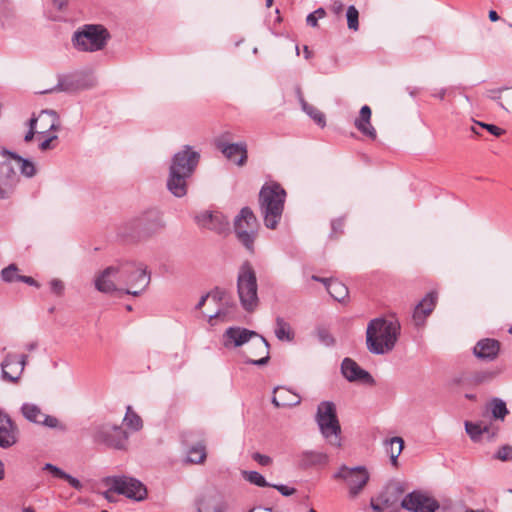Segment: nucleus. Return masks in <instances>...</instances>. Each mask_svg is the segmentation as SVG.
I'll list each match as a JSON object with an SVG mask.
<instances>
[{"label": "nucleus", "instance_id": "f257e3e1", "mask_svg": "<svg viewBox=\"0 0 512 512\" xmlns=\"http://www.w3.org/2000/svg\"><path fill=\"white\" fill-rule=\"evenodd\" d=\"M147 267L133 261H121L101 271L94 280L95 288L102 293L118 291L117 284L125 285V293L132 296L141 295L150 284Z\"/></svg>", "mask_w": 512, "mask_h": 512}, {"label": "nucleus", "instance_id": "f03ea898", "mask_svg": "<svg viewBox=\"0 0 512 512\" xmlns=\"http://www.w3.org/2000/svg\"><path fill=\"white\" fill-rule=\"evenodd\" d=\"M400 335V324L396 320L372 319L366 329V345L369 352L383 355L392 351Z\"/></svg>", "mask_w": 512, "mask_h": 512}, {"label": "nucleus", "instance_id": "7ed1b4c3", "mask_svg": "<svg viewBox=\"0 0 512 512\" xmlns=\"http://www.w3.org/2000/svg\"><path fill=\"white\" fill-rule=\"evenodd\" d=\"M285 199L286 191L277 183L261 188L259 204L267 228L276 229L282 217Z\"/></svg>", "mask_w": 512, "mask_h": 512}, {"label": "nucleus", "instance_id": "20e7f679", "mask_svg": "<svg viewBox=\"0 0 512 512\" xmlns=\"http://www.w3.org/2000/svg\"><path fill=\"white\" fill-rule=\"evenodd\" d=\"M111 35L101 24H85L79 27L72 36L73 47L81 52H97L103 50Z\"/></svg>", "mask_w": 512, "mask_h": 512}, {"label": "nucleus", "instance_id": "39448f33", "mask_svg": "<svg viewBox=\"0 0 512 512\" xmlns=\"http://www.w3.org/2000/svg\"><path fill=\"white\" fill-rule=\"evenodd\" d=\"M315 421L323 438L334 447H341V425L333 402L323 401L317 407Z\"/></svg>", "mask_w": 512, "mask_h": 512}, {"label": "nucleus", "instance_id": "423d86ee", "mask_svg": "<svg viewBox=\"0 0 512 512\" xmlns=\"http://www.w3.org/2000/svg\"><path fill=\"white\" fill-rule=\"evenodd\" d=\"M237 290L244 310L252 312L259 303L258 286L255 271L249 263H244L238 273Z\"/></svg>", "mask_w": 512, "mask_h": 512}, {"label": "nucleus", "instance_id": "0eeeda50", "mask_svg": "<svg viewBox=\"0 0 512 512\" xmlns=\"http://www.w3.org/2000/svg\"><path fill=\"white\" fill-rule=\"evenodd\" d=\"M127 226L130 232L125 233V236H129L133 239L150 237L158 233L164 227L162 213L155 208L148 209L141 215L132 219Z\"/></svg>", "mask_w": 512, "mask_h": 512}, {"label": "nucleus", "instance_id": "6e6552de", "mask_svg": "<svg viewBox=\"0 0 512 512\" xmlns=\"http://www.w3.org/2000/svg\"><path fill=\"white\" fill-rule=\"evenodd\" d=\"M237 239L249 251H254V241L258 233V221L249 207H243L234 220Z\"/></svg>", "mask_w": 512, "mask_h": 512}, {"label": "nucleus", "instance_id": "1a4fd4ad", "mask_svg": "<svg viewBox=\"0 0 512 512\" xmlns=\"http://www.w3.org/2000/svg\"><path fill=\"white\" fill-rule=\"evenodd\" d=\"M103 483L114 493L141 501L147 495L146 487L137 479L127 476H108Z\"/></svg>", "mask_w": 512, "mask_h": 512}, {"label": "nucleus", "instance_id": "9d476101", "mask_svg": "<svg viewBox=\"0 0 512 512\" xmlns=\"http://www.w3.org/2000/svg\"><path fill=\"white\" fill-rule=\"evenodd\" d=\"M127 439L128 434L121 426L110 423L97 426L93 433L94 442L118 450L125 449Z\"/></svg>", "mask_w": 512, "mask_h": 512}, {"label": "nucleus", "instance_id": "9b49d317", "mask_svg": "<svg viewBox=\"0 0 512 512\" xmlns=\"http://www.w3.org/2000/svg\"><path fill=\"white\" fill-rule=\"evenodd\" d=\"M333 478L344 480L349 487V495L354 498L368 483L369 473L364 466L349 468L346 465H342L333 475Z\"/></svg>", "mask_w": 512, "mask_h": 512}, {"label": "nucleus", "instance_id": "f8f14e48", "mask_svg": "<svg viewBox=\"0 0 512 512\" xmlns=\"http://www.w3.org/2000/svg\"><path fill=\"white\" fill-rule=\"evenodd\" d=\"M402 492L399 485L388 486L376 498L371 499L370 507L374 512H399L402 509Z\"/></svg>", "mask_w": 512, "mask_h": 512}, {"label": "nucleus", "instance_id": "ddd939ff", "mask_svg": "<svg viewBox=\"0 0 512 512\" xmlns=\"http://www.w3.org/2000/svg\"><path fill=\"white\" fill-rule=\"evenodd\" d=\"M401 507L409 512H436L438 501L421 490H414L401 499Z\"/></svg>", "mask_w": 512, "mask_h": 512}, {"label": "nucleus", "instance_id": "4468645a", "mask_svg": "<svg viewBox=\"0 0 512 512\" xmlns=\"http://www.w3.org/2000/svg\"><path fill=\"white\" fill-rule=\"evenodd\" d=\"M200 160V154L192 147L186 145L177 152L171 161L169 170L176 171L186 176H192Z\"/></svg>", "mask_w": 512, "mask_h": 512}, {"label": "nucleus", "instance_id": "2eb2a0df", "mask_svg": "<svg viewBox=\"0 0 512 512\" xmlns=\"http://www.w3.org/2000/svg\"><path fill=\"white\" fill-rule=\"evenodd\" d=\"M20 411L23 417L31 423L58 429L60 431L66 430V426L56 417L45 414L41 408L34 403H23Z\"/></svg>", "mask_w": 512, "mask_h": 512}, {"label": "nucleus", "instance_id": "dca6fc26", "mask_svg": "<svg viewBox=\"0 0 512 512\" xmlns=\"http://www.w3.org/2000/svg\"><path fill=\"white\" fill-rule=\"evenodd\" d=\"M28 356L23 354L17 356L8 353L1 362V377L3 381L18 383L27 365Z\"/></svg>", "mask_w": 512, "mask_h": 512}, {"label": "nucleus", "instance_id": "f3484780", "mask_svg": "<svg viewBox=\"0 0 512 512\" xmlns=\"http://www.w3.org/2000/svg\"><path fill=\"white\" fill-rule=\"evenodd\" d=\"M254 340L247 347L248 355H245V363L256 366H264L270 360V345L261 335L254 337Z\"/></svg>", "mask_w": 512, "mask_h": 512}, {"label": "nucleus", "instance_id": "a211bd4d", "mask_svg": "<svg viewBox=\"0 0 512 512\" xmlns=\"http://www.w3.org/2000/svg\"><path fill=\"white\" fill-rule=\"evenodd\" d=\"M196 223L202 227L212 230L218 234H224L229 231V221L220 212L203 211L195 216Z\"/></svg>", "mask_w": 512, "mask_h": 512}, {"label": "nucleus", "instance_id": "6ab92c4d", "mask_svg": "<svg viewBox=\"0 0 512 512\" xmlns=\"http://www.w3.org/2000/svg\"><path fill=\"white\" fill-rule=\"evenodd\" d=\"M90 86L87 79L81 74L61 75L58 77L57 84L49 89L41 91V94L54 92H75L86 89Z\"/></svg>", "mask_w": 512, "mask_h": 512}, {"label": "nucleus", "instance_id": "aec40b11", "mask_svg": "<svg viewBox=\"0 0 512 512\" xmlns=\"http://www.w3.org/2000/svg\"><path fill=\"white\" fill-rule=\"evenodd\" d=\"M216 148L230 161L238 166L247 162V145L245 142L228 143L222 138L215 141Z\"/></svg>", "mask_w": 512, "mask_h": 512}, {"label": "nucleus", "instance_id": "412c9836", "mask_svg": "<svg viewBox=\"0 0 512 512\" xmlns=\"http://www.w3.org/2000/svg\"><path fill=\"white\" fill-rule=\"evenodd\" d=\"M29 120H36L38 135L53 134L52 132H56L61 128L60 117L54 110H42L37 116L33 115Z\"/></svg>", "mask_w": 512, "mask_h": 512}, {"label": "nucleus", "instance_id": "4be33fe9", "mask_svg": "<svg viewBox=\"0 0 512 512\" xmlns=\"http://www.w3.org/2000/svg\"><path fill=\"white\" fill-rule=\"evenodd\" d=\"M258 333L246 328L229 327L222 336L223 345L226 348L240 347L249 343Z\"/></svg>", "mask_w": 512, "mask_h": 512}, {"label": "nucleus", "instance_id": "5701e85b", "mask_svg": "<svg viewBox=\"0 0 512 512\" xmlns=\"http://www.w3.org/2000/svg\"><path fill=\"white\" fill-rule=\"evenodd\" d=\"M341 373L349 382L361 381L372 384L374 379L371 374L362 369L353 359L345 358L341 363Z\"/></svg>", "mask_w": 512, "mask_h": 512}, {"label": "nucleus", "instance_id": "b1692460", "mask_svg": "<svg viewBox=\"0 0 512 512\" xmlns=\"http://www.w3.org/2000/svg\"><path fill=\"white\" fill-rule=\"evenodd\" d=\"M437 303V294L429 292L426 296L416 305L413 311V321L416 326L424 325L426 318L433 312Z\"/></svg>", "mask_w": 512, "mask_h": 512}, {"label": "nucleus", "instance_id": "393cba45", "mask_svg": "<svg viewBox=\"0 0 512 512\" xmlns=\"http://www.w3.org/2000/svg\"><path fill=\"white\" fill-rule=\"evenodd\" d=\"M499 350V341L491 338H485L476 343L473 352L478 359L492 361L497 357Z\"/></svg>", "mask_w": 512, "mask_h": 512}, {"label": "nucleus", "instance_id": "a878e982", "mask_svg": "<svg viewBox=\"0 0 512 512\" xmlns=\"http://www.w3.org/2000/svg\"><path fill=\"white\" fill-rule=\"evenodd\" d=\"M189 178H191V176H186L176 171L169 170L166 183L168 191L177 198L184 197L188 191Z\"/></svg>", "mask_w": 512, "mask_h": 512}, {"label": "nucleus", "instance_id": "bb28decb", "mask_svg": "<svg viewBox=\"0 0 512 512\" xmlns=\"http://www.w3.org/2000/svg\"><path fill=\"white\" fill-rule=\"evenodd\" d=\"M272 404L277 408L297 406L301 397L285 387H276L273 390Z\"/></svg>", "mask_w": 512, "mask_h": 512}, {"label": "nucleus", "instance_id": "cd10ccee", "mask_svg": "<svg viewBox=\"0 0 512 512\" xmlns=\"http://www.w3.org/2000/svg\"><path fill=\"white\" fill-rule=\"evenodd\" d=\"M371 114L372 112L369 106H362L359 112V117L354 121V125L363 135L374 140L376 139L377 134L375 128L371 125L370 122Z\"/></svg>", "mask_w": 512, "mask_h": 512}, {"label": "nucleus", "instance_id": "c85d7f7f", "mask_svg": "<svg viewBox=\"0 0 512 512\" xmlns=\"http://www.w3.org/2000/svg\"><path fill=\"white\" fill-rule=\"evenodd\" d=\"M0 156L1 158L10 157L17 161L19 164L20 173L27 178H32L37 173L36 167L31 160L23 158L15 152H12L6 148H2L0 150Z\"/></svg>", "mask_w": 512, "mask_h": 512}, {"label": "nucleus", "instance_id": "c756f323", "mask_svg": "<svg viewBox=\"0 0 512 512\" xmlns=\"http://www.w3.org/2000/svg\"><path fill=\"white\" fill-rule=\"evenodd\" d=\"M328 463V455L318 451H303L299 455V466L309 468L318 465H326Z\"/></svg>", "mask_w": 512, "mask_h": 512}, {"label": "nucleus", "instance_id": "7c9ffc66", "mask_svg": "<svg viewBox=\"0 0 512 512\" xmlns=\"http://www.w3.org/2000/svg\"><path fill=\"white\" fill-rule=\"evenodd\" d=\"M384 445L386 451L390 456L392 465H397V459L404 448V440L401 437L395 436L385 440Z\"/></svg>", "mask_w": 512, "mask_h": 512}, {"label": "nucleus", "instance_id": "2f4dec72", "mask_svg": "<svg viewBox=\"0 0 512 512\" xmlns=\"http://www.w3.org/2000/svg\"><path fill=\"white\" fill-rule=\"evenodd\" d=\"M327 291L338 302H343L349 294L348 288L342 282L334 279L331 283H327Z\"/></svg>", "mask_w": 512, "mask_h": 512}, {"label": "nucleus", "instance_id": "473e14b6", "mask_svg": "<svg viewBox=\"0 0 512 512\" xmlns=\"http://www.w3.org/2000/svg\"><path fill=\"white\" fill-rule=\"evenodd\" d=\"M465 430L466 433L469 435L472 441L477 442L481 439V436L483 434H489V427L487 425H484L482 422L480 423H473L466 421L465 422Z\"/></svg>", "mask_w": 512, "mask_h": 512}, {"label": "nucleus", "instance_id": "72a5a7b5", "mask_svg": "<svg viewBox=\"0 0 512 512\" xmlns=\"http://www.w3.org/2000/svg\"><path fill=\"white\" fill-rule=\"evenodd\" d=\"M274 332L276 337L281 341H291L294 338V333L290 324L286 322L282 317L276 318V326Z\"/></svg>", "mask_w": 512, "mask_h": 512}, {"label": "nucleus", "instance_id": "f704fd0d", "mask_svg": "<svg viewBox=\"0 0 512 512\" xmlns=\"http://www.w3.org/2000/svg\"><path fill=\"white\" fill-rule=\"evenodd\" d=\"M299 101L303 111H305L320 127L326 125L325 115L316 107L308 104L299 92Z\"/></svg>", "mask_w": 512, "mask_h": 512}, {"label": "nucleus", "instance_id": "c9c22d12", "mask_svg": "<svg viewBox=\"0 0 512 512\" xmlns=\"http://www.w3.org/2000/svg\"><path fill=\"white\" fill-rule=\"evenodd\" d=\"M488 408L492 414V417L496 420L503 421L509 413L506 403L500 398H493L489 402Z\"/></svg>", "mask_w": 512, "mask_h": 512}, {"label": "nucleus", "instance_id": "e433bc0d", "mask_svg": "<svg viewBox=\"0 0 512 512\" xmlns=\"http://www.w3.org/2000/svg\"><path fill=\"white\" fill-rule=\"evenodd\" d=\"M123 421L125 425L133 431H138L143 426L142 419L135 411H133L131 406H127Z\"/></svg>", "mask_w": 512, "mask_h": 512}, {"label": "nucleus", "instance_id": "4c0bfd02", "mask_svg": "<svg viewBox=\"0 0 512 512\" xmlns=\"http://www.w3.org/2000/svg\"><path fill=\"white\" fill-rule=\"evenodd\" d=\"M206 459V449L203 444H197L188 451L187 461L194 464H200Z\"/></svg>", "mask_w": 512, "mask_h": 512}, {"label": "nucleus", "instance_id": "58836bf2", "mask_svg": "<svg viewBox=\"0 0 512 512\" xmlns=\"http://www.w3.org/2000/svg\"><path fill=\"white\" fill-rule=\"evenodd\" d=\"M225 295V291L216 288L215 290L203 295L195 308L197 310L201 309L205 305L208 298H211L215 303L223 302L225 300Z\"/></svg>", "mask_w": 512, "mask_h": 512}, {"label": "nucleus", "instance_id": "ea45409f", "mask_svg": "<svg viewBox=\"0 0 512 512\" xmlns=\"http://www.w3.org/2000/svg\"><path fill=\"white\" fill-rule=\"evenodd\" d=\"M242 475L245 480L258 487L272 486V484L268 483L266 479L257 471H243Z\"/></svg>", "mask_w": 512, "mask_h": 512}, {"label": "nucleus", "instance_id": "a19ab883", "mask_svg": "<svg viewBox=\"0 0 512 512\" xmlns=\"http://www.w3.org/2000/svg\"><path fill=\"white\" fill-rule=\"evenodd\" d=\"M346 17L348 28L357 31L359 28V12L355 6L351 5L347 8Z\"/></svg>", "mask_w": 512, "mask_h": 512}, {"label": "nucleus", "instance_id": "79ce46f5", "mask_svg": "<svg viewBox=\"0 0 512 512\" xmlns=\"http://www.w3.org/2000/svg\"><path fill=\"white\" fill-rule=\"evenodd\" d=\"M17 271V266L15 264H10L1 271L2 280L9 283L17 281V276H19Z\"/></svg>", "mask_w": 512, "mask_h": 512}, {"label": "nucleus", "instance_id": "37998d69", "mask_svg": "<svg viewBox=\"0 0 512 512\" xmlns=\"http://www.w3.org/2000/svg\"><path fill=\"white\" fill-rule=\"evenodd\" d=\"M325 16H326L325 9L320 7L307 16V18H306L307 25H309L311 27H317L318 19L324 18Z\"/></svg>", "mask_w": 512, "mask_h": 512}, {"label": "nucleus", "instance_id": "c03bdc74", "mask_svg": "<svg viewBox=\"0 0 512 512\" xmlns=\"http://www.w3.org/2000/svg\"><path fill=\"white\" fill-rule=\"evenodd\" d=\"M317 337L319 341L327 347L333 346L335 344L334 337L325 328H319L317 330Z\"/></svg>", "mask_w": 512, "mask_h": 512}, {"label": "nucleus", "instance_id": "a18cd8bd", "mask_svg": "<svg viewBox=\"0 0 512 512\" xmlns=\"http://www.w3.org/2000/svg\"><path fill=\"white\" fill-rule=\"evenodd\" d=\"M217 319L228 321L230 319L228 308H219L214 314L209 315L208 322L211 325H215Z\"/></svg>", "mask_w": 512, "mask_h": 512}, {"label": "nucleus", "instance_id": "49530a36", "mask_svg": "<svg viewBox=\"0 0 512 512\" xmlns=\"http://www.w3.org/2000/svg\"><path fill=\"white\" fill-rule=\"evenodd\" d=\"M495 458L501 461H510L512 460V446L503 445L497 451Z\"/></svg>", "mask_w": 512, "mask_h": 512}, {"label": "nucleus", "instance_id": "de8ad7c7", "mask_svg": "<svg viewBox=\"0 0 512 512\" xmlns=\"http://www.w3.org/2000/svg\"><path fill=\"white\" fill-rule=\"evenodd\" d=\"M475 124L480 126L483 129H486L490 134L499 137L505 133V130L494 125V124H488L484 122L475 121Z\"/></svg>", "mask_w": 512, "mask_h": 512}, {"label": "nucleus", "instance_id": "09e8293b", "mask_svg": "<svg viewBox=\"0 0 512 512\" xmlns=\"http://www.w3.org/2000/svg\"><path fill=\"white\" fill-rule=\"evenodd\" d=\"M45 136L46 139L39 144V149L41 151H48L53 149L55 147V145H53V142L58 139V136L56 134H47Z\"/></svg>", "mask_w": 512, "mask_h": 512}, {"label": "nucleus", "instance_id": "8fccbe9b", "mask_svg": "<svg viewBox=\"0 0 512 512\" xmlns=\"http://www.w3.org/2000/svg\"><path fill=\"white\" fill-rule=\"evenodd\" d=\"M506 91L503 96V101L499 102V105L506 111L512 113V89H503Z\"/></svg>", "mask_w": 512, "mask_h": 512}, {"label": "nucleus", "instance_id": "3c124183", "mask_svg": "<svg viewBox=\"0 0 512 512\" xmlns=\"http://www.w3.org/2000/svg\"><path fill=\"white\" fill-rule=\"evenodd\" d=\"M27 126L29 129L24 136V141L26 143H29L34 139V136L37 134L38 131V129H36V120H28Z\"/></svg>", "mask_w": 512, "mask_h": 512}, {"label": "nucleus", "instance_id": "603ef678", "mask_svg": "<svg viewBox=\"0 0 512 512\" xmlns=\"http://www.w3.org/2000/svg\"><path fill=\"white\" fill-rule=\"evenodd\" d=\"M252 459L259 463L261 466H269L272 463V458L268 455L255 452L252 454Z\"/></svg>", "mask_w": 512, "mask_h": 512}, {"label": "nucleus", "instance_id": "864d4df0", "mask_svg": "<svg viewBox=\"0 0 512 512\" xmlns=\"http://www.w3.org/2000/svg\"><path fill=\"white\" fill-rule=\"evenodd\" d=\"M44 470L49 471L54 477L63 479L66 475V472L58 468L57 466L47 463L45 464Z\"/></svg>", "mask_w": 512, "mask_h": 512}, {"label": "nucleus", "instance_id": "5fc2aeb1", "mask_svg": "<svg viewBox=\"0 0 512 512\" xmlns=\"http://www.w3.org/2000/svg\"><path fill=\"white\" fill-rule=\"evenodd\" d=\"M50 288H51V291L60 296L63 294V291H64V284L61 280L59 279H53L51 280L50 282Z\"/></svg>", "mask_w": 512, "mask_h": 512}, {"label": "nucleus", "instance_id": "6e6d98bb", "mask_svg": "<svg viewBox=\"0 0 512 512\" xmlns=\"http://www.w3.org/2000/svg\"><path fill=\"white\" fill-rule=\"evenodd\" d=\"M273 488H275L276 490H278L283 496H291L293 495L295 492H296V489L295 488H292V487H288L286 485H283V484H272Z\"/></svg>", "mask_w": 512, "mask_h": 512}, {"label": "nucleus", "instance_id": "4d7b16f0", "mask_svg": "<svg viewBox=\"0 0 512 512\" xmlns=\"http://www.w3.org/2000/svg\"><path fill=\"white\" fill-rule=\"evenodd\" d=\"M63 479L66 480L76 490L80 491L83 488L82 483L77 478L71 476L68 473H66Z\"/></svg>", "mask_w": 512, "mask_h": 512}, {"label": "nucleus", "instance_id": "13d9d810", "mask_svg": "<svg viewBox=\"0 0 512 512\" xmlns=\"http://www.w3.org/2000/svg\"><path fill=\"white\" fill-rule=\"evenodd\" d=\"M343 226H344V220L343 219L339 218V219L333 220L332 223H331L332 233L333 234L342 233Z\"/></svg>", "mask_w": 512, "mask_h": 512}, {"label": "nucleus", "instance_id": "bf43d9fd", "mask_svg": "<svg viewBox=\"0 0 512 512\" xmlns=\"http://www.w3.org/2000/svg\"><path fill=\"white\" fill-rule=\"evenodd\" d=\"M17 281L19 282H24L28 285H31V286H35V287H39V284L36 280H34L32 277L30 276H17Z\"/></svg>", "mask_w": 512, "mask_h": 512}, {"label": "nucleus", "instance_id": "052dcab7", "mask_svg": "<svg viewBox=\"0 0 512 512\" xmlns=\"http://www.w3.org/2000/svg\"><path fill=\"white\" fill-rule=\"evenodd\" d=\"M491 377H492L491 373L480 372V373L475 374L474 380H475L476 383H482V382L490 379Z\"/></svg>", "mask_w": 512, "mask_h": 512}, {"label": "nucleus", "instance_id": "680f3d73", "mask_svg": "<svg viewBox=\"0 0 512 512\" xmlns=\"http://www.w3.org/2000/svg\"><path fill=\"white\" fill-rule=\"evenodd\" d=\"M502 91H503L502 89H492L489 91L488 97L492 100L503 99V97H501V95H500Z\"/></svg>", "mask_w": 512, "mask_h": 512}, {"label": "nucleus", "instance_id": "e2e57ef3", "mask_svg": "<svg viewBox=\"0 0 512 512\" xmlns=\"http://www.w3.org/2000/svg\"><path fill=\"white\" fill-rule=\"evenodd\" d=\"M198 512H223L220 506H215L212 511L208 510L201 503L198 505Z\"/></svg>", "mask_w": 512, "mask_h": 512}, {"label": "nucleus", "instance_id": "0e129e2a", "mask_svg": "<svg viewBox=\"0 0 512 512\" xmlns=\"http://www.w3.org/2000/svg\"><path fill=\"white\" fill-rule=\"evenodd\" d=\"M342 10H343V4H342L341 2L336 1V2H334V3H333V5H332V11H333L334 13L339 14V13H341V12H342Z\"/></svg>", "mask_w": 512, "mask_h": 512}, {"label": "nucleus", "instance_id": "69168bd1", "mask_svg": "<svg viewBox=\"0 0 512 512\" xmlns=\"http://www.w3.org/2000/svg\"><path fill=\"white\" fill-rule=\"evenodd\" d=\"M311 278L314 281L323 283L326 288H327V283H331V281L333 280V279H328V278H322V277H319V276H316V275H313Z\"/></svg>", "mask_w": 512, "mask_h": 512}, {"label": "nucleus", "instance_id": "338daca9", "mask_svg": "<svg viewBox=\"0 0 512 512\" xmlns=\"http://www.w3.org/2000/svg\"><path fill=\"white\" fill-rule=\"evenodd\" d=\"M69 0H53V4L57 9L62 10L68 3Z\"/></svg>", "mask_w": 512, "mask_h": 512}, {"label": "nucleus", "instance_id": "774afa93", "mask_svg": "<svg viewBox=\"0 0 512 512\" xmlns=\"http://www.w3.org/2000/svg\"><path fill=\"white\" fill-rule=\"evenodd\" d=\"M488 17H489L490 21H492V22H496L500 19L499 15L494 10L489 11Z\"/></svg>", "mask_w": 512, "mask_h": 512}]
</instances>
